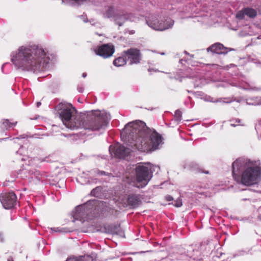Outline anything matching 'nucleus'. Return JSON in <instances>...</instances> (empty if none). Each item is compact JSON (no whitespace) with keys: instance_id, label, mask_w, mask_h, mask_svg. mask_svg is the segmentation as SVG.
<instances>
[{"instance_id":"412c9836","label":"nucleus","mask_w":261,"mask_h":261,"mask_svg":"<svg viewBox=\"0 0 261 261\" xmlns=\"http://www.w3.org/2000/svg\"><path fill=\"white\" fill-rule=\"evenodd\" d=\"M182 113L180 111L177 110L175 112V116L177 118V120H180L181 119Z\"/></svg>"},{"instance_id":"7ed1b4c3","label":"nucleus","mask_w":261,"mask_h":261,"mask_svg":"<svg viewBox=\"0 0 261 261\" xmlns=\"http://www.w3.org/2000/svg\"><path fill=\"white\" fill-rule=\"evenodd\" d=\"M232 174L237 182L250 186L261 180V167L256 161L239 159L232 164Z\"/></svg>"},{"instance_id":"ddd939ff","label":"nucleus","mask_w":261,"mask_h":261,"mask_svg":"<svg viewBox=\"0 0 261 261\" xmlns=\"http://www.w3.org/2000/svg\"><path fill=\"white\" fill-rule=\"evenodd\" d=\"M119 14L118 9L114 6H108L106 8L105 12L103 13V16L106 18H111L116 17Z\"/></svg>"},{"instance_id":"a878e982","label":"nucleus","mask_w":261,"mask_h":261,"mask_svg":"<svg viewBox=\"0 0 261 261\" xmlns=\"http://www.w3.org/2000/svg\"><path fill=\"white\" fill-rule=\"evenodd\" d=\"M40 105H41V102H38L37 103V107H39Z\"/></svg>"},{"instance_id":"7c9ffc66","label":"nucleus","mask_w":261,"mask_h":261,"mask_svg":"<svg viewBox=\"0 0 261 261\" xmlns=\"http://www.w3.org/2000/svg\"><path fill=\"white\" fill-rule=\"evenodd\" d=\"M237 121L238 122H240V120H237Z\"/></svg>"},{"instance_id":"4be33fe9","label":"nucleus","mask_w":261,"mask_h":261,"mask_svg":"<svg viewBox=\"0 0 261 261\" xmlns=\"http://www.w3.org/2000/svg\"><path fill=\"white\" fill-rule=\"evenodd\" d=\"M174 205L176 206V207H180L181 205H182V201H181V199H177L175 201V204H174Z\"/></svg>"},{"instance_id":"6e6552de","label":"nucleus","mask_w":261,"mask_h":261,"mask_svg":"<svg viewBox=\"0 0 261 261\" xmlns=\"http://www.w3.org/2000/svg\"><path fill=\"white\" fill-rule=\"evenodd\" d=\"M109 151L112 156L120 159L127 155L130 152L131 149L127 146L117 144L114 146H110Z\"/></svg>"},{"instance_id":"39448f33","label":"nucleus","mask_w":261,"mask_h":261,"mask_svg":"<svg viewBox=\"0 0 261 261\" xmlns=\"http://www.w3.org/2000/svg\"><path fill=\"white\" fill-rule=\"evenodd\" d=\"M80 128L90 130H98L105 128L108 124V115L104 112L98 110L90 112L86 118L81 117Z\"/></svg>"},{"instance_id":"f3484780","label":"nucleus","mask_w":261,"mask_h":261,"mask_svg":"<svg viewBox=\"0 0 261 261\" xmlns=\"http://www.w3.org/2000/svg\"><path fill=\"white\" fill-rule=\"evenodd\" d=\"M246 16L250 18H254L257 15L256 10L252 8H247L245 9V12Z\"/></svg>"},{"instance_id":"0eeeda50","label":"nucleus","mask_w":261,"mask_h":261,"mask_svg":"<svg viewBox=\"0 0 261 261\" xmlns=\"http://www.w3.org/2000/svg\"><path fill=\"white\" fill-rule=\"evenodd\" d=\"M152 167L150 164L138 166L136 168L137 186L144 187L147 185L151 178Z\"/></svg>"},{"instance_id":"5701e85b","label":"nucleus","mask_w":261,"mask_h":261,"mask_svg":"<svg viewBox=\"0 0 261 261\" xmlns=\"http://www.w3.org/2000/svg\"><path fill=\"white\" fill-rule=\"evenodd\" d=\"M82 258H77L76 257L69 258L66 261H82Z\"/></svg>"},{"instance_id":"f257e3e1","label":"nucleus","mask_w":261,"mask_h":261,"mask_svg":"<svg viewBox=\"0 0 261 261\" xmlns=\"http://www.w3.org/2000/svg\"><path fill=\"white\" fill-rule=\"evenodd\" d=\"M122 137L126 139L132 138L133 142L130 145L138 150L146 152H151L159 149L163 144L162 136L154 130L146 126L141 121H135L127 123L121 132Z\"/></svg>"},{"instance_id":"dca6fc26","label":"nucleus","mask_w":261,"mask_h":261,"mask_svg":"<svg viewBox=\"0 0 261 261\" xmlns=\"http://www.w3.org/2000/svg\"><path fill=\"white\" fill-rule=\"evenodd\" d=\"M128 201L129 204L133 206H136L140 204V200L137 196L133 195L129 197Z\"/></svg>"},{"instance_id":"6ab92c4d","label":"nucleus","mask_w":261,"mask_h":261,"mask_svg":"<svg viewBox=\"0 0 261 261\" xmlns=\"http://www.w3.org/2000/svg\"><path fill=\"white\" fill-rule=\"evenodd\" d=\"M3 124L5 128H8L15 125L16 122L15 123H11L8 120H5L3 121Z\"/></svg>"},{"instance_id":"4468645a","label":"nucleus","mask_w":261,"mask_h":261,"mask_svg":"<svg viewBox=\"0 0 261 261\" xmlns=\"http://www.w3.org/2000/svg\"><path fill=\"white\" fill-rule=\"evenodd\" d=\"M84 206L79 205L75 207L73 211V217L75 219L78 220L82 218L83 214L84 213Z\"/></svg>"},{"instance_id":"20e7f679","label":"nucleus","mask_w":261,"mask_h":261,"mask_svg":"<svg viewBox=\"0 0 261 261\" xmlns=\"http://www.w3.org/2000/svg\"><path fill=\"white\" fill-rule=\"evenodd\" d=\"M56 110L60 115V117L64 125L68 128L72 130L80 128L82 121L81 117H74L76 110L72 106L66 103H60L56 107Z\"/></svg>"},{"instance_id":"f8f14e48","label":"nucleus","mask_w":261,"mask_h":261,"mask_svg":"<svg viewBox=\"0 0 261 261\" xmlns=\"http://www.w3.org/2000/svg\"><path fill=\"white\" fill-rule=\"evenodd\" d=\"M231 50V49L225 47L223 44L219 43H215L207 48V51H211L213 53L218 54H226L228 51Z\"/></svg>"},{"instance_id":"1a4fd4ad","label":"nucleus","mask_w":261,"mask_h":261,"mask_svg":"<svg viewBox=\"0 0 261 261\" xmlns=\"http://www.w3.org/2000/svg\"><path fill=\"white\" fill-rule=\"evenodd\" d=\"M115 48L113 44H105L94 50L96 55L102 57L103 58H108L111 57L114 54Z\"/></svg>"},{"instance_id":"423d86ee","label":"nucleus","mask_w":261,"mask_h":261,"mask_svg":"<svg viewBox=\"0 0 261 261\" xmlns=\"http://www.w3.org/2000/svg\"><path fill=\"white\" fill-rule=\"evenodd\" d=\"M146 23L151 28L159 31H163L171 28L173 25V21L170 19H162L158 14H150L147 20Z\"/></svg>"},{"instance_id":"2eb2a0df","label":"nucleus","mask_w":261,"mask_h":261,"mask_svg":"<svg viewBox=\"0 0 261 261\" xmlns=\"http://www.w3.org/2000/svg\"><path fill=\"white\" fill-rule=\"evenodd\" d=\"M126 60L124 57H119L114 60L113 64L117 67L123 66L126 63Z\"/></svg>"},{"instance_id":"cd10ccee","label":"nucleus","mask_w":261,"mask_h":261,"mask_svg":"<svg viewBox=\"0 0 261 261\" xmlns=\"http://www.w3.org/2000/svg\"><path fill=\"white\" fill-rule=\"evenodd\" d=\"M258 219L261 220V215L258 216Z\"/></svg>"},{"instance_id":"bb28decb","label":"nucleus","mask_w":261,"mask_h":261,"mask_svg":"<svg viewBox=\"0 0 261 261\" xmlns=\"http://www.w3.org/2000/svg\"><path fill=\"white\" fill-rule=\"evenodd\" d=\"M231 126H236L237 125L234 124H233V123H231Z\"/></svg>"},{"instance_id":"c85d7f7f","label":"nucleus","mask_w":261,"mask_h":261,"mask_svg":"<svg viewBox=\"0 0 261 261\" xmlns=\"http://www.w3.org/2000/svg\"><path fill=\"white\" fill-rule=\"evenodd\" d=\"M84 22H87V19H84Z\"/></svg>"},{"instance_id":"f03ea898","label":"nucleus","mask_w":261,"mask_h":261,"mask_svg":"<svg viewBox=\"0 0 261 261\" xmlns=\"http://www.w3.org/2000/svg\"><path fill=\"white\" fill-rule=\"evenodd\" d=\"M11 56V61L16 67L28 70L38 69L48 58L46 50L36 45L21 46Z\"/></svg>"},{"instance_id":"c756f323","label":"nucleus","mask_w":261,"mask_h":261,"mask_svg":"<svg viewBox=\"0 0 261 261\" xmlns=\"http://www.w3.org/2000/svg\"><path fill=\"white\" fill-rule=\"evenodd\" d=\"M8 261H13L11 259H8Z\"/></svg>"},{"instance_id":"393cba45","label":"nucleus","mask_w":261,"mask_h":261,"mask_svg":"<svg viewBox=\"0 0 261 261\" xmlns=\"http://www.w3.org/2000/svg\"><path fill=\"white\" fill-rule=\"evenodd\" d=\"M82 76L83 77H85L87 76V74L86 73H83Z\"/></svg>"},{"instance_id":"9d476101","label":"nucleus","mask_w":261,"mask_h":261,"mask_svg":"<svg viewBox=\"0 0 261 261\" xmlns=\"http://www.w3.org/2000/svg\"><path fill=\"white\" fill-rule=\"evenodd\" d=\"M123 56L129 61L130 65L140 63L141 59L140 52L136 48H130L124 51Z\"/></svg>"},{"instance_id":"a211bd4d","label":"nucleus","mask_w":261,"mask_h":261,"mask_svg":"<svg viewBox=\"0 0 261 261\" xmlns=\"http://www.w3.org/2000/svg\"><path fill=\"white\" fill-rule=\"evenodd\" d=\"M247 103L252 105H261V97H255L254 98L247 99L246 100Z\"/></svg>"},{"instance_id":"b1692460","label":"nucleus","mask_w":261,"mask_h":261,"mask_svg":"<svg viewBox=\"0 0 261 261\" xmlns=\"http://www.w3.org/2000/svg\"><path fill=\"white\" fill-rule=\"evenodd\" d=\"M166 199L167 201H171L173 200V198L172 196L168 195V196H166Z\"/></svg>"},{"instance_id":"9b49d317","label":"nucleus","mask_w":261,"mask_h":261,"mask_svg":"<svg viewBox=\"0 0 261 261\" xmlns=\"http://www.w3.org/2000/svg\"><path fill=\"white\" fill-rule=\"evenodd\" d=\"M0 200L5 209H10L16 203V196L13 192L7 193L1 196Z\"/></svg>"},{"instance_id":"aec40b11","label":"nucleus","mask_w":261,"mask_h":261,"mask_svg":"<svg viewBox=\"0 0 261 261\" xmlns=\"http://www.w3.org/2000/svg\"><path fill=\"white\" fill-rule=\"evenodd\" d=\"M245 12V9L241 11H239L236 15V17L237 18L240 19H242L244 18L245 15H246Z\"/></svg>"}]
</instances>
